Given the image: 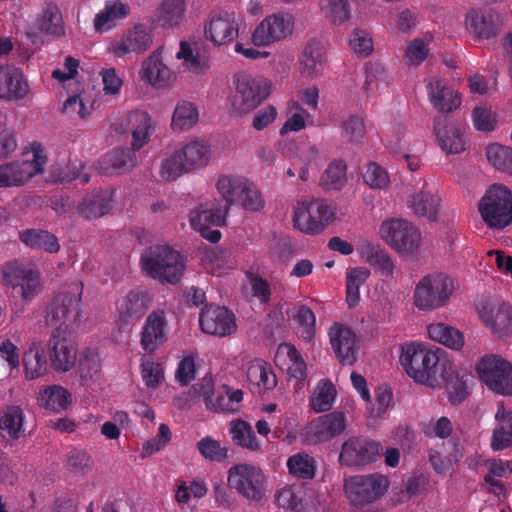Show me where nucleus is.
<instances>
[{
	"mask_svg": "<svg viewBox=\"0 0 512 512\" xmlns=\"http://www.w3.org/2000/svg\"><path fill=\"white\" fill-rule=\"evenodd\" d=\"M82 284L74 283L70 290L58 293L50 303L46 322L58 326L53 330L50 341V360L58 372L69 371L76 362V348L68 338V327L81 320Z\"/></svg>",
	"mask_w": 512,
	"mask_h": 512,
	"instance_id": "nucleus-1",
	"label": "nucleus"
},
{
	"mask_svg": "<svg viewBox=\"0 0 512 512\" xmlns=\"http://www.w3.org/2000/svg\"><path fill=\"white\" fill-rule=\"evenodd\" d=\"M142 270L161 283L175 284L183 275L185 265L182 256L169 246L149 247L140 258Z\"/></svg>",
	"mask_w": 512,
	"mask_h": 512,
	"instance_id": "nucleus-2",
	"label": "nucleus"
},
{
	"mask_svg": "<svg viewBox=\"0 0 512 512\" xmlns=\"http://www.w3.org/2000/svg\"><path fill=\"white\" fill-rule=\"evenodd\" d=\"M437 352L417 343L406 344L400 355L401 365L406 373L417 383L434 387L437 382L438 362Z\"/></svg>",
	"mask_w": 512,
	"mask_h": 512,
	"instance_id": "nucleus-3",
	"label": "nucleus"
},
{
	"mask_svg": "<svg viewBox=\"0 0 512 512\" xmlns=\"http://www.w3.org/2000/svg\"><path fill=\"white\" fill-rule=\"evenodd\" d=\"M478 210L489 228L504 229L512 223V192L503 185H492L479 201Z\"/></svg>",
	"mask_w": 512,
	"mask_h": 512,
	"instance_id": "nucleus-4",
	"label": "nucleus"
},
{
	"mask_svg": "<svg viewBox=\"0 0 512 512\" xmlns=\"http://www.w3.org/2000/svg\"><path fill=\"white\" fill-rule=\"evenodd\" d=\"M389 485V479L380 473L353 475L345 479L344 491L352 506L362 508L382 498Z\"/></svg>",
	"mask_w": 512,
	"mask_h": 512,
	"instance_id": "nucleus-5",
	"label": "nucleus"
},
{
	"mask_svg": "<svg viewBox=\"0 0 512 512\" xmlns=\"http://www.w3.org/2000/svg\"><path fill=\"white\" fill-rule=\"evenodd\" d=\"M333 218L332 208L326 200L320 198L298 201L293 211L294 227L309 235L322 232Z\"/></svg>",
	"mask_w": 512,
	"mask_h": 512,
	"instance_id": "nucleus-6",
	"label": "nucleus"
},
{
	"mask_svg": "<svg viewBox=\"0 0 512 512\" xmlns=\"http://www.w3.org/2000/svg\"><path fill=\"white\" fill-rule=\"evenodd\" d=\"M234 84L235 93L232 106L239 114H246L255 109L270 94V81L246 72L235 74Z\"/></svg>",
	"mask_w": 512,
	"mask_h": 512,
	"instance_id": "nucleus-7",
	"label": "nucleus"
},
{
	"mask_svg": "<svg viewBox=\"0 0 512 512\" xmlns=\"http://www.w3.org/2000/svg\"><path fill=\"white\" fill-rule=\"evenodd\" d=\"M453 292V281L442 273L423 277L416 285L414 303L420 310H432L445 305Z\"/></svg>",
	"mask_w": 512,
	"mask_h": 512,
	"instance_id": "nucleus-8",
	"label": "nucleus"
},
{
	"mask_svg": "<svg viewBox=\"0 0 512 512\" xmlns=\"http://www.w3.org/2000/svg\"><path fill=\"white\" fill-rule=\"evenodd\" d=\"M32 160L9 162L0 165V188L21 186L33 176L42 173L46 163L44 148L40 143L31 144Z\"/></svg>",
	"mask_w": 512,
	"mask_h": 512,
	"instance_id": "nucleus-9",
	"label": "nucleus"
},
{
	"mask_svg": "<svg viewBox=\"0 0 512 512\" xmlns=\"http://www.w3.org/2000/svg\"><path fill=\"white\" fill-rule=\"evenodd\" d=\"M481 381L495 393L512 395V365L497 355H485L476 365Z\"/></svg>",
	"mask_w": 512,
	"mask_h": 512,
	"instance_id": "nucleus-10",
	"label": "nucleus"
},
{
	"mask_svg": "<svg viewBox=\"0 0 512 512\" xmlns=\"http://www.w3.org/2000/svg\"><path fill=\"white\" fill-rule=\"evenodd\" d=\"M265 475L262 470L249 464H237L228 471V484L250 501H260L265 495Z\"/></svg>",
	"mask_w": 512,
	"mask_h": 512,
	"instance_id": "nucleus-11",
	"label": "nucleus"
},
{
	"mask_svg": "<svg viewBox=\"0 0 512 512\" xmlns=\"http://www.w3.org/2000/svg\"><path fill=\"white\" fill-rule=\"evenodd\" d=\"M380 233L385 242L399 253H412L420 245L419 230L406 220L385 221L380 227Z\"/></svg>",
	"mask_w": 512,
	"mask_h": 512,
	"instance_id": "nucleus-12",
	"label": "nucleus"
},
{
	"mask_svg": "<svg viewBox=\"0 0 512 512\" xmlns=\"http://www.w3.org/2000/svg\"><path fill=\"white\" fill-rule=\"evenodd\" d=\"M294 17L289 13H274L266 16L252 33L255 46L265 47L281 41L292 34Z\"/></svg>",
	"mask_w": 512,
	"mask_h": 512,
	"instance_id": "nucleus-13",
	"label": "nucleus"
},
{
	"mask_svg": "<svg viewBox=\"0 0 512 512\" xmlns=\"http://www.w3.org/2000/svg\"><path fill=\"white\" fill-rule=\"evenodd\" d=\"M382 446L366 437H351L341 447L339 463L347 467L365 466L380 457Z\"/></svg>",
	"mask_w": 512,
	"mask_h": 512,
	"instance_id": "nucleus-14",
	"label": "nucleus"
},
{
	"mask_svg": "<svg viewBox=\"0 0 512 512\" xmlns=\"http://www.w3.org/2000/svg\"><path fill=\"white\" fill-rule=\"evenodd\" d=\"M31 88L21 68L0 66V99L7 102H25L31 97Z\"/></svg>",
	"mask_w": 512,
	"mask_h": 512,
	"instance_id": "nucleus-15",
	"label": "nucleus"
},
{
	"mask_svg": "<svg viewBox=\"0 0 512 512\" xmlns=\"http://www.w3.org/2000/svg\"><path fill=\"white\" fill-rule=\"evenodd\" d=\"M152 43V30L142 23H137L127 29L119 40L111 43L108 50L116 57H123L130 53H144L150 49Z\"/></svg>",
	"mask_w": 512,
	"mask_h": 512,
	"instance_id": "nucleus-16",
	"label": "nucleus"
},
{
	"mask_svg": "<svg viewBox=\"0 0 512 512\" xmlns=\"http://www.w3.org/2000/svg\"><path fill=\"white\" fill-rule=\"evenodd\" d=\"M199 324L204 333L226 336L236 330L235 317L227 308L209 306L200 313Z\"/></svg>",
	"mask_w": 512,
	"mask_h": 512,
	"instance_id": "nucleus-17",
	"label": "nucleus"
},
{
	"mask_svg": "<svg viewBox=\"0 0 512 512\" xmlns=\"http://www.w3.org/2000/svg\"><path fill=\"white\" fill-rule=\"evenodd\" d=\"M152 305L149 293L141 288L130 290L118 304L119 321L129 325L141 319Z\"/></svg>",
	"mask_w": 512,
	"mask_h": 512,
	"instance_id": "nucleus-18",
	"label": "nucleus"
},
{
	"mask_svg": "<svg viewBox=\"0 0 512 512\" xmlns=\"http://www.w3.org/2000/svg\"><path fill=\"white\" fill-rule=\"evenodd\" d=\"M239 26L233 12L212 14L205 26V36L214 45H226L237 38Z\"/></svg>",
	"mask_w": 512,
	"mask_h": 512,
	"instance_id": "nucleus-19",
	"label": "nucleus"
},
{
	"mask_svg": "<svg viewBox=\"0 0 512 512\" xmlns=\"http://www.w3.org/2000/svg\"><path fill=\"white\" fill-rule=\"evenodd\" d=\"M167 341V321L163 310L153 311L147 317L141 330V346L153 353Z\"/></svg>",
	"mask_w": 512,
	"mask_h": 512,
	"instance_id": "nucleus-20",
	"label": "nucleus"
},
{
	"mask_svg": "<svg viewBox=\"0 0 512 512\" xmlns=\"http://www.w3.org/2000/svg\"><path fill=\"white\" fill-rule=\"evenodd\" d=\"M330 343L342 364H353L357 359L356 335L341 324H334L329 331Z\"/></svg>",
	"mask_w": 512,
	"mask_h": 512,
	"instance_id": "nucleus-21",
	"label": "nucleus"
},
{
	"mask_svg": "<svg viewBox=\"0 0 512 512\" xmlns=\"http://www.w3.org/2000/svg\"><path fill=\"white\" fill-rule=\"evenodd\" d=\"M346 427V417L343 412L334 411L318 417L311 422L308 433L314 442H325L340 435Z\"/></svg>",
	"mask_w": 512,
	"mask_h": 512,
	"instance_id": "nucleus-22",
	"label": "nucleus"
},
{
	"mask_svg": "<svg viewBox=\"0 0 512 512\" xmlns=\"http://www.w3.org/2000/svg\"><path fill=\"white\" fill-rule=\"evenodd\" d=\"M136 150L119 148L103 155L98 161V171L102 175L121 174L132 170L137 163Z\"/></svg>",
	"mask_w": 512,
	"mask_h": 512,
	"instance_id": "nucleus-23",
	"label": "nucleus"
},
{
	"mask_svg": "<svg viewBox=\"0 0 512 512\" xmlns=\"http://www.w3.org/2000/svg\"><path fill=\"white\" fill-rule=\"evenodd\" d=\"M433 130L442 150L448 154H458L465 150L463 133L455 124H447L446 117L436 116Z\"/></svg>",
	"mask_w": 512,
	"mask_h": 512,
	"instance_id": "nucleus-24",
	"label": "nucleus"
},
{
	"mask_svg": "<svg viewBox=\"0 0 512 512\" xmlns=\"http://www.w3.org/2000/svg\"><path fill=\"white\" fill-rule=\"evenodd\" d=\"M185 0H162L155 9L151 23L164 30L178 28L185 20Z\"/></svg>",
	"mask_w": 512,
	"mask_h": 512,
	"instance_id": "nucleus-25",
	"label": "nucleus"
},
{
	"mask_svg": "<svg viewBox=\"0 0 512 512\" xmlns=\"http://www.w3.org/2000/svg\"><path fill=\"white\" fill-rule=\"evenodd\" d=\"M498 15L491 10L471 9L465 19L466 27L478 39H490L498 33Z\"/></svg>",
	"mask_w": 512,
	"mask_h": 512,
	"instance_id": "nucleus-26",
	"label": "nucleus"
},
{
	"mask_svg": "<svg viewBox=\"0 0 512 512\" xmlns=\"http://www.w3.org/2000/svg\"><path fill=\"white\" fill-rule=\"evenodd\" d=\"M142 79H145L155 88H164L173 80V72L166 66L161 58V50L153 51L142 62Z\"/></svg>",
	"mask_w": 512,
	"mask_h": 512,
	"instance_id": "nucleus-27",
	"label": "nucleus"
},
{
	"mask_svg": "<svg viewBox=\"0 0 512 512\" xmlns=\"http://www.w3.org/2000/svg\"><path fill=\"white\" fill-rule=\"evenodd\" d=\"M427 91L431 104L439 112L450 113L461 104L459 94L441 80L431 79Z\"/></svg>",
	"mask_w": 512,
	"mask_h": 512,
	"instance_id": "nucleus-28",
	"label": "nucleus"
},
{
	"mask_svg": "<svg viewBox=\"0 0 512 512\" xmlns=\"http://www.w3.org/2000/svg\"><path fill=\"white\" fill-rule=\"evenodd\" d=\"M113 190H100L86 195L77 207L78 214L96 219L107 214L113 206Z\"/></svg>",
	"mask_w": 512,
	"mask_h": 512,
	"instance_id": "nucleus-29",
	"label": "nucleus"
},
{
	"mask_svg": "<svg viewBox=\"0 0 512 512\" xmlns=\"http://www.w3.org/2000/svg\"><path fill=\"white\" fill-rule=\"evenodd\" d=\"M227 214L228 207H224L219 202L201 204L197 209L191 211L190 223L194 229L205 226L221 227L226 224Z\"/></svg>",
	"mask_w": 512,
	"mask_h": 512,
	"instance_id": "nucleus-30",
	"label": "nucleus"
},
{
	"mask_svg": "<svg viewBox=\"0 0 512 512\" xmlns=\"http://www.w3.org/2000/svg\"><path fill=\"white\" fill-rule=\"evenodd\" d=\"M127 125L132 135L133 150H140L150 140L154 131L150 115L142 110H135L128 114Z\"/></svg>",
	"mask_w": 512,
	"mask_h": 512,
	"instance_id": "nucleus-31",
	"label": "nucleus"
},
{
	"mask_svg": "<svg viewBox=\"0 0 512 512\" xmlns=\"http://www.w3.org/2000/svg\"><path fill=\"white\" fill-rule=\"evenodd\" d=\"M440 198L428 188L427 183L423 189L414 193L408 200L409 208L415 215L426 217L433 221L437 217Z\"/></svg>",
	"mask_w": 512,
	"mask_h": 512,
	"instance_id": "nucleus-32",
	"label": "nucleus"
},
{
	"mask_svg": "<svg viewBox=\"0 0 512 512\" xmlns=\"http://www.w3.org/2000/svg\"><path fill=\"white\" fill-rule=\"evenodd\" d=\"M20 241L33 250L57 253L60 249L58 238L51 232L42 229H26L19 232Z\"/></svg>",
	"mask_w": 512,
	"mask_h": 512,
	"instance_id": "nucleus-33",
	"label": "nucleus"
},
{
	"mask_svg": "<svg viewBox=\"0 0 512 512\" xmlns=\"http://www.w3.org/2000/svg\"><path fill=\"white\" fill-rule=\"evenodd\" d=\"M130 12L127 4L120 1H108L104 8L94 17V29L96 32H105L113 29L120 19H124Z\"/></svg>",
	"mask_w": 512,
	"mask_h": 512,
	"instance_id": "nucleus-34",
	"label": "nucleus"
},
{
	"mask_svg": "<svg viewBox=\"0 0 512 512\" xmlns=\"http://www.w3.org/2000/svg\"><path fill=\"white\" fill-rule=\"evenodd\" d=\"M36 28L46 35L52 37H61L65 34L62 14L58 6L49 2L43 8L41 15L35 23Z\"/></svg>",
	"mask_w": 512,
	"mask_h": 512,
	"instance_id": "nucleus-35",
	"label": "nucleus"
},
{
	"mask_svg": "<svg viewBox=\"0 0 512 512\" xmlns=\"http://www.w3.org/2000/svg\"><path fill=\"white\" fill-rule=\"evenodd\" d=\"M324 47L312 39L306 44L300 59L301 71L307 77L316 76L324 68Z\"/></svg>",
	"mask_w": 512,
	"mask_h": 512,
	"instance_id": "nucleus-36",
	"label": "nucleus"
},
{
	"mask_svg": "<svg viewBox=\"0 0 512 512\" xmlns=\"http://www.w3.org/2000/svg\"><path fill=\"white\" fill-rule=\"evenodd\" d=\"M191 171L205 167L210 160V146L203 140H192L178 150Z\"/></svg>",
	"mask_w": 512,
	"mask_h": 512,
	"instance_id": "nucleus-37",
	"label": "nucleus"
},
{
	"mask_svg": "<svg viewBox=\"0 0 512 512\" xmlns=\"http://www.w3.org/2000/svg\"><path fill=\"white\" fill-rule=\"evenodd\" d=\"M247 379L251 385L258 388V392L273 390L277 385V378L271 365L262 360L251 362L247 369Z\"/></svg>",
	"mask_w": 512,
	"mask_h": 512,
	"instance_id": "nucleus-38",
	"label": "nucleus"
},
{
	"mask_svg": "<svg viewBox=\"0 0 512 512\" xmlns=\"http://www.w3.org/2000/svg\"><path fill=\"white\" fill-rule=\"evenodd\" d=\"M499 427L493 432L491 447L495 451L512 445V411H506L503 404L498 405L495 415Z\"/></svg>",
	"mask_w": 512,
	"mask_h": 512,
	"instance_id": "nucleus-39",
	"label": "nucleus"
},
{
	"mask_svg": "<svg viewBox=\"0 0 512 512\" xmlns=\"http://www.w3.org/2000/svg\"><path fill=\"white\" fill-rule=\"evenodd\" d=\"M71 402V393L60 385L48 386L41 390L38 396L39 405L53 412L67 409Z\"/></svg>",
	"mask_w": 512,
	"mask_h": 512,
	"instance_id": "nucleus-40",
	"label": "nucleus"
},
{
	"mask_svg": "<svg viewBox=\"0 0 512 512\" xmlns=\"http://www.w3.org/2000/svg\"><path fill=\"white\" fill-rule=\"evenodd\" d=\"M101 367V360L96 349L85 348L79 355L76 373L81 385H88L93 382Z\"/></svg>",
	"mask_w": 512,
	"mask_h": 512,
	"instance_id": "nucleus-41",
	"label": "nucleus"
},
{
	"mask_svg": "<svg viewBox=\"0 0 512 512\" xmlns=\"http://www.w3.org/2000/svg\"><path fill=\"white\" fill-rule=\"evenodd\" d=\"M360 254L366 262L377 267L382 275L392 276L395 267L393 260L379 245L364 243L360 247Z\"/></svg>",
	"mask_w": 512,
	"mask_h": 512,
	"instance_id": "nucleus-42",
	"label": "nucleus"
},
{
	"mask_svg": "<svg viewBox=\"0 0 512 512\" xmlns=\"http://www.w3.org/2000/svg\"><path fill=\"white\" fill-rule=\"evenodd\" d=\"M246 181L247 178L232 174L222 175L218 178L216 187L225 200L224 207H228L229 209L230 206L237 205Z\"/></svg>",
	"mask_w": 512,
	"mask_h": 512,
	"instance_id": "nucleus-43",
	"label": "nucleus"
},
{
	"mask_svg": "<svg viewBox=\"0 0 512 512\" xmlns=\"http://www.w3.org/2000/svg\"><path fill=\"white\" fill-rule=\"evenodd\" d=\"M429 337L446 347L460 350L464 345V336L458 329L444 323H433L427 326Z\"/></svg>",
	"mask_w": 512,
	"mask_h": 512,
	"instance_id": "nucleus-44",
	"label": "nucleus"
},
{
	"mask_svg": "<svg viewBox=\"0 0 512 512\" xmlns=\"http://www.w3.org/2000/svg\"><path fill=\"white\" fill-rule=\"evenodd\" d=\"M199 119L197 106L186 100H181L176 104L173 112L171 128L175 132H183L191 129Z\"/></svg>",
	"mask_w": 512,
	"mask_h": 512,
	"instance_id": "nucleus-45",
	"label": "nucleus"
},
{
	"mask_svg": "<svg viewBox=\"0 0 512 512\" xmlns=\"http://www.w3.org/2000/svg\"><path fill=\"white\" fill-rule=\"evenodd\" d=\"M24 413L19 406L10 405L0 410V430L11 439H19L23 432Z\"/></svg>",
	"mask_w": 512,
	"mask_h": 512,
	"instance_id": "nucleus-46",
	"label": "nucleus"
},
{
	"mask_svg": "<svg viewBox=\"0 0 512 512\" xmlns=\"http://www.w3.org/2000/svg\"><path fill=\"white\" fill-rule=\"evenodd\" d=\"M442 377L446 382L449 401L453 405L462 403L469 395V376L467 374H459L455 371H445L442 373Z\"/></svg>",
	"mask_w": 512,
	"mask_h": 512,
	"instance_id": "nucleus-47",
	"label": "nucleus"
},
{
	"mask_svg": "<svg viewBox=\"0 0 512 512\" xmlns=\"http://www.w3.org/2000/svg\"><path fill=\"white\" fill-rule=\"evenodd\" d=\"M229 433L234 444L251 451L260 449V444L248 422L241 419L231 421Z\"/></svg>",
	"mask_w": 512,
	"mask_h": 512,
	"instance_id": "nucleus-48",
	"label": "nucleus"
},
{
	"mask_svg": "<svg viewBox=\"0 0 512 512\" xmlns=\"http://www.w3.org/2000/svg\"><path fill=\"white\" fill-rule=\"evenodd\" d=\"M22 362L29 379L38 378L46 371L47 362L43 350L35 343L23 354Z\"/></svg>",
	"mask_w": 512,
	"mask_h": 512,
	"instance_id": "nucleus-49",
	"label": "nucleus"
},
{
	"mask_svg": "<svg viewBox=\"0 0 512 512\" xmlns=\"http://www.w3.org/2000/svg\"><path fill=\"white\" fill-rule=\"evenodd\" d=\"M336 398V389L328 380H321L310 398V407L317 413L331 409Z\"/></svg>",
	"mask_w": 512,
	"mask_h": 512,
	"instance_id": "nucleus-50",
	"label": "nucleus"
},
{
	"mask_svg": "<svg viewBox=\"0 0 512 512\" xmlns=\"http://www.w3.org/2000/svg\"><path fill=\"white\" fill-rule=\"evenodd\" d=\"M320 9L324 17L335 25H340L351 16L348 0H320Z\"/></svg>",
	"mask_w": 512,
	"mask_h": 512,
	"instance_id": "nucleus-51",
	"label": "nucleus"
},
{
	"mask_svg": "<svg viewBox=\"0 0 512 512\" xmlns=\"http://www.w3.org/2000/svg\"><path fill=\"white\" fill-rule=\"evenodd\" d=\"M486 156L495 169L512 175V147L490 144L486 149Z\"/></svg>",
	"mask_w": 512,
	"mask_h": 512,
	"instance_id": "nucleus-52",
	"label": "nucleus"
},
{
	"mask_svg": "<svg viewBox=\"0 0 512 512\" xmlns=\"http://www.w3.org/2000/svg\"><path fill=\"white\" fill-rule=\"evenodd\" d=\"M289 473L301 479H312L316 472L315 459L306 453H297L287 460Z\"/></svg>",
	"mask_w": 512,
	"mask_h": 512,
	"instance_id": "nucleus-53",
	"label": "nucleus"
},
{
	"mask_svg": "<svg viewBox=\"0 0 512 512\" xmlns=\"http://www.w3.org/2000/svg\"><path fill=\"white\" fill-rule=\"evenodd\" d=\"M485 323L499 336L505 335L512 327V306L508 303H502L496 309L491 311Z\"/></svg>",
	"mask_w": 512,
	"mask_h": 512,
	"instance_id": "nucleus-54",
	"label": "nucleus"
},
{
	"mask_svg": "<svg viewBox=\"0 0 512 512\" xmlns=\"http://www.w3.org/2000/svg\"><path fill=\"white\" fill-rule=\"evenodd\" d=\"M346 164L343 160H333L321 177L326 189L340 190L346 183Z\"/></svg>",
	"mask_w": 512,
	"mask_h": 512,
	"instance_id": "nucleus-55",
	"label": "nucleus"
},
{
	"mask_svg": "<svg viewBox=\"0 0 512 512\" xmlns=\"http://www.w3.org/2000/svg\"><path fill=\"white\" fill-rule=\"evenodd\" d=\"M182 159L183 158L178 150L165 158L161 163L159 171L161 178L167 181H174L183 174L189 173L190 170Z\"/></svg>",
	"mask_w": 512,
	"mask_h": 512,
	"instance_id": "nucleus-56",
	"label": "nucleus"
},
{
	"mask_svg": "<svg viewBox=\"0 0 512 512\" xmlns=\"http://www.w3.org/2000/svg\"><path fill=\"white\" fill-rule=\"evenodd\" d=\"M236 206L249 212H259L265 206V201L260 190L248 179Z\"/></svg>",
	"mask_w": 512,
	"mask_h": 512,
	"instance_id": "nucleus-57",
	"label": "nucleus"
},
{
	"mask_svg": "<svg viewBox=\"0 0 512 512\" xmlns=\"http://www.w3.org/2000/svg\"><path fill=\"white\" fill-rule=\"evenodd\" d=\"M140 368L142 379L148 388L156 389L162 384L164 380V367L161 363L143 356Z\"/></svg>",
	"mask_w": 512,
	"mask_h": 512,
	"instance_id": "nucleus-58",
	"label": "nucleus"
},
{
	"mask_svg": "<svg viewBox=\"0 0 512 512\" xmlns=\"http://www.w3.org/2000/svg\"><path fill=\"white\" fill-rule=\"evenodd\" d=\"M65 468L71 474L84 476L92 469L90 455L80 449H73L66 455Z\"/></svg>",
	"mask_w": 512,
	"mask_h": 512,
	"instance_id": "nucleus-59",
	"label": "nucleus"
},
{
	"mask_svg": "<svg viewBox=\"0 0 512 512\" xmlns=\"http://www.w3.org/2000/svg\"><path fill=\"white\" fill-rule=\"evenodd\" d=\"M341 136L352 144H359L363 141L366 130L364 120L359 115H351L345 119L340 126Z\"/></svg>",
	"mask_w": 512,
	"mask_h": 512,
	"instance_id": "nucleus-60",
	"label": "nucleus"
},
{
	"mask_svg": "<svg viewBox=\"0 0 512 512\" xmlns=\"http://www.w3.org/2000/svg\"><path fill=\"white\" fill-rule=\"evenodd\" d=\"M295 320L300 327L301 338L306 342H310L315 335L316 317L314 312L308 306L301 305L297 309Z\"/></svg>",
	"mask_w": 512,
	"mask_h": 512,
	"instance_id": "nucleus-61",
	"label": "nucleus"
},
{
	"mask_svg": "<svg viewBox=\"0 0 512 512\" xmlns=\"http://www.w3.org/2000/svg\"><path fill=\"white\" fill-rule=\"evenodd\" d=\"M15 289L25 301L32 300L41 290L39 273L34 269H28Z\"/></svg>",
	"mask_w": 512,
	"mask_h": 512,
	"instance_id": "nucleus-62",
	"label": "nucleus"
},
{
	"mask_svg": "<svg viewBox=\"0 0 512 512\" xmlns=\"http://www.w3.org/2000/svg\"><path fill=\"white\" fill-rule=\"evenodd\" d=\"M197 449L204 458L210 461L220 462L227 457V449L222 447L219 441L214 440L210 436L202 438L197 443Z\"/></svg>",
	"mask_w": 512,
	"mask_h": 512,
	"instance_id": "nucleus-63",
	"label": "nucleus"
},
{
	"mask_svg": "<svg viewBox=\"0 0 512 512\" xmlns=\"http://www.w3.org/2000/svg\"><path fill=\"white\" fill-rule=\"evenodd\" d=\"M349 44L355 54L368 56L373 51V41L367 32L361 29L353 30Z\"/></svg>",
	"mask_w": 512,
	"mask_h": 512,
	"instance_id": "nucleus-64",
	"label": "nucleus"
}]
</instances>
